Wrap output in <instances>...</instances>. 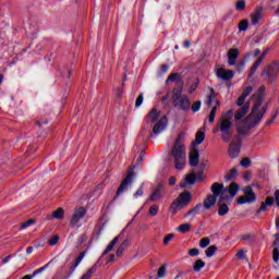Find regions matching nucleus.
I'll return each instance as SVG.
<instances>
[{"label": "nucleus", "instance_id": "nucleus-1", "mask_svg": "<svg viewBox=\"0 0 279 279\" xmlns=\"http://www.w3.org/2000/svg\"><path fill=\"white\" fill-rule=\"evenodd\" d=\"M217 132H220L223 143H230L232 134H234V128H232V112L228 111L219 119L216 128L213 130L214 134H217Z\"/></svg>", "mask_w": 279, "mask_h": 279}, {"label": "nucleus", "instance_id": "nucleus-2", "mask_svg": "<svg viewBox=\"0 0 279 279\" xmlns=\"http://www.w3.org/2000/svg\"><path fill=\"white\" fill-rule=\"evenodd\" d=\"M184 83L179 81L177 87L172 90V101L174 108H179V110H183V112H189V110H191V99H189V96L182 95Z\"/></svg>", "mask_w": 279, "mask_h": 279}, {"label": "nucleus", "instance_id": "nucleus-3", "mask_svg": "<svg viewBox=\"0 0 279 279\" xmlns=\"http://www.w3.org/2000/svg\"><path fill=\"white\" fill-rule=\"evenodd\" d=\"M182 136L175 141L174 146L172 147V156L174 159V167L178 170H182L186 167V147L180 141Z\"/></svg>", "mask_w": 279, "mask_h": 279}, {"label": "nucleus", "instance_id": "nucleus-4", "mask_svg": "<svg viewBox=\"0 0 279 279\" xmlns=\"http://www.w3.org/2000/svg\"><path fill=\"white\" fill-rule=\"evenodd\" d=\"M193 202V194L191 192H183L170 205V213L177 215L180 208H186Z\"/></svg>", "mask_w": 279, "mask_h": 279}, {"label": "nucleus", "instance_id": "nucleus-5", "mask_svg": "<svg viewBox=\"0 0 279 279\" xmlns=\"http://www.w3.org/2000/svg\"><path fill=\"white\" fill-rule=\"evenodd\" d=\"M207 106L211 108V111L208 116L209 123H215V117L217 116V109L220 108L221 102L217 99V94L215 89H210V94L207 98Z\"/></svg>", "mask_w": 279, "mask_h": 279}, {"label": "nucleus", "instance_id": "nucleus-6", "mask_svg": "<svg viewBox=\"0 0 279 279\" xmlns=\"http://www.w3.org/2000/svg\"><path fill=\"white\" fill-rule=\"evenodd\" d=\"M279 73V61H274L272 63L265 66L264 71L262 72V77L266 82H274Z\"/></svg>", "mask_w": 279, "mask_h": 279}, {"label": "nucleus", "instance_id": "nucleus-7", "mask_svg": "<svg viewBox=\"0 0 279 279\" xmlns=\"http://www.w3.org/2000/svg\"><path fill=\"white\" fill-rule=\"evenodd\" d=\"M256 125V122H252V116H248L242 122L236 124V133L240 138L243 136H250L252 128Z\"/></svg>", "mask_w": 279, "mask_h": 279}, {"label": "nucleus", "instance_id": "nucleus-8", "mask_svg": "<svg viewBox=\"0 0 279 279\" xmlns=\"http://www.w3.org/2000/svg\"><path fill=\"white\" fill-rule=\"evenodd\" d=\"M134 175H135V173H134V167H133V168L129 169L126 177L120 183V186L118 187V190L116 192L114 199H117V197H119L120 195H123V193H125V191H128V186H130V184H132V179L134 178Z\"/></svg>", "mask_w": 279, "mask_h": 279}, {"label": "nucleus", "instance_id": "nucleus-9", "mask_svg": "<svg viewBox=\"0 0 279 279\" xmlns=\"http://www.w3.org/2000/svg\"><path fill=\"white\" fill-rule=\"evenodd\" d=\"M86 217V209L84 207L74 208V213L70 220L71 228H81L80 221Z\"/></svg>", "mask_w": 279, "mask_h": 279}, {"label": "nucleus", "instance_id": "nucleus-10", "mask_svg": "<svg viewBox=\"0 0 279 279\" xmlns=\"http://www.w3.org/2000/svg\"><path fill=\"white\" fill-rule=\"evenodd\" d=\"M256 202V193L252 190V186L244 187V195L238 197V204H254Z\"/></svg>", "mask_w": 279, "mask_h": 279}, {"label": "nucleus", "instance_id": "nucleus-11", "mask_svg": "<svg viewBox=\"0 0 279 279\" xmlns=\"http://www.w3.org/2000/svg\"><path fill=\"white\" fill-rule=\"evenodd\" d=\"M267 88L265 87V85H262L257 92L254 94L255 97V105L253 107V111H252V117H254V114H256V110H258V108H260V106H263V101H265V90Z\"/></svg>", "mask_w": 279, "mask_h": 279}, {"label": "nucleus", "instance_id": "nucleus-12", "mask_svg": "<svg viewBox=\"0 0 279 279\" xmlns=\"http://www.w3.org/2000/svg\"><path fill=\"white\" fill-rule=\"evenodd\" d=\"M274 195H275V198L271 196H268L266 201L262 203L257 213H265L267 210V206H274V202H276L277 206L279 207V190H276Z\"/></svg>", "mask_w": 279, "mask_h": 279}, {"label": "nucleus", "instance_id": "nucleus-13", "mask_svg": "<svg viewBox=\"0 0 279 279\" xmlns=\"http://www.w3.org/2000/svg\"><path fill=\"white\" fill-rule=\"evenodd\" d=\"M210 191L214 197H220L221 202H226V190L223 189V184L216 182L211 185Z\"/></svg>", "mask_w": 279, "mask_h": 279}, {"label": "nucleus", "instance_id": "nucleus-14", "mask_svg": "<svg viewBox=\"0 0 279 279\" xmlns=\"http://www.w3.org/2000/svg\"><path fill=\"white\" fill-rule=\"evenodd\" d=\"M169 123V119L167 116H162L159 121H157L153 126V133L160 134V132H165L167 125Z\"/></svg>", "mask_w": 279, "mask_h": 279}, {"label": "nucleus", "instance_id": "nucleus-15", "mask_svg": "<svg viewBox=\"0 0 279 279\" xmlns=\"http://www.w3.org/2000/svg\"><path fill=\"white\" fill-rule=\"evenodd\" d=\"M216 75L219 80L223 82H230L232 77H234V72L232 70H226L223 68H218L216 71Z\"/></svg>", "mask_w": 279, "mask_h": 279}, {"label": "nucleus", "instance_id": "nucleus-16", "mask_svg": "<svg viewBox=\"0 0 279 279\" xmlns=\"http://www.w3.org/2000/svg\"><path fill=\"white\" fill-rule=\"evenodd\" d=\"M240 53H241V51L239 50V48H230L229 49V51L227 53L229 66H234V64H236V60H238Z\"/></svg>", "mask_w": 279, "mask_h": 279}, {"label": "nucleus", "instance_id": "nucleus-17", "mask_svg": "<svg viewBox=\"0 0 279 279\" xmlns=\"http://www.w3.org/2000/svg\"><path fill=\"white\" fill-rule=\"evenodd\" d=\"M264 16L263 7H256L255 11L251 14V23L252 25H258L260 23V19Z\"/></svg>", "mask_w": 279, "mask_h": 279}, {"label": "nucleus", "instance_id": "nucleus-18", "mask_svg": "<svg viewBox=\"0 0 279 279\" xmlns=\"http://www.w3.org/2000/svg\"><path fill=\"white\" fill-rule=\"evenodd\" d=\"M189 160L191 167H197V165H199V150H197V148L190 150Z\"/></svg>", "mask_w": 279, "mask_h": 279}, {"label": "nucleus", "instance_id": "nucleus-19", "mask_svg": "<svg viewBox=\"0 0 279 279\" xmlns=\"http://www.w3.org/2000/svg\"><path fill=\"white\" fill-rule=\"evenodd\" d=\"M265 58H267V51H264L258 59L254 62V64L251 68V71L248 73V77H252L254 75V73H256V71L258 70V66H260V64H263V60H265Z\"/></svg>", "mask_w": 279, "mask_h": 279}, {"label": "nucleus", "instance_id": "nucleus-20", "mask_svg": "<svg viewBox=\"0 0 279 279\" xmlns=\"http://www.w3.org/2000/svg\"><path fill=\"white\" fill-rule=\"evenodd\" d=\"M160 119V110L153 109L148 112V114L145 118L146 123H156Z\"/></svg>", "mask_w": 279, "mask_h": 279}, {"label": "nucleus", "instance_id": "nucleus-21", "mask_svg": "<svg viewBox=\"0 0 279 279\" xmlns=\"http://www.w3.org/2000/svg\"><path fill=\"white\" fill-rule=\"evenodd\" d=\"M165 194V185L159 184L150 196V202H158Z\"/></svg>", "mask_w": 279, "mask_h": 279}, {"label": "nucleus", "instance_id": "nucleus-22", "mask_svg": "<svg viewBox=\"0 0 279 279\" xmlns=\"http://www.w3.org/2000/svg\"><path fill=\"white\" fill-rule=\"evenodd\" d=\"M217 204V197H215L213 194L207 195V197L204 199L203 208L205 210H210L213 206Z\"/></svg>", "mask_w": 279, "mask_h": 279}, {"label": "nucleus", "instance_id": "nucleus-23", "mask_svg": "<svg viewBox=\"0 0 279 279\" xmlns=\"http://www.w3.org/2000/svg\"><path fill=\"white\" fill-rule=\"evenodd\" d=\"M195 180H197V177L193 173H190L186 175L184 181H181L180 186L181 189H186V186H191L195 184Z\"/></svg>", "mask_w": 279, "mask_h": 279}, {"label": "nucleus", "instance_id": "nucleus-24", "mask_svg": "<svg viewBox=\"0 0 279 279\" xmlns=\"http://www.w3.org/2000/svg\"><path fill=\"white\" fill-rule=\"evenodd\" d=\"M240 151L241 150L239 148V144H236L235 142H231V144L229 145L230 158H236V156H239Z\"/></svg>", "mask_w": 279, "mask_h": 279}, {"label": "nucleus", "instance_id": "nucleus-25", "mask_svg": "<svg viewBox=\"0 0 279 279\" xmlns=\"http://www.w3.org/2000/svg\"><path fill=\"white\" fill-rule=\"evenodd\" d=\"M250 112V104L244 105L236 113L235 121H241L243 117H245Z\"/></svg>", "mask_w": 279, "mask_h": 279}, {"label": "nucleus", "instance_id": "nucleus-26", "mask_svg": "<svg viewBox=\"0 0 279 279\" xmlns=\"http://www.w3.org/2000/svg\"><path fill=\"white\" fill-rule=\"evenodd\" d=\"M223 201L220 199V202L218 203V215L220 217H225V215H228V213H230V208L228 207V205H226V203H221Z\"/></svg>", "mask_w": 279, "mask_h": 279}, {"label": "nucleus", "instance_id": "nucleus-27", "mask_svg": "<svg viewBox=\"0 0 279 279\" xmlns=\"http://www.w3.org/2000/svg\"><path fill=\"white\" fill-rule=\"evenodd\" d=\"M119 243V236H116L107 246V248L104 251L102 255L106 256V254H110L114 250V245Z\"/></svg>", "mask_w": 279, "mask_h": 279}, {"label": "nucleus", "instance_id": "nucleus-28", "mask_svg": "<svg viewBox=\"0 0 279 279\" xmlns=\"http://www.w3.org/2000/svg\"><path fill=\"white\" fill-rule=\"evenodd\" d=\"M205 267H206V263L202 259H197V260L194 262L193 270L195 272L202 271V269H204Z\"/></svg>", "mask_w": 279, "mask_h": 279}, {"label": "nucleus", "instance_id": "nucleus-29", "mask_svg": "<svg viewBox=\"0 0 279 279\" xmlns=\"http://www.w3.org/2000/svg\"><path fill=\"white\" fill-rule=\"evenodd\" d=\"M239 171L235 168H232L229 172H227L225 179L227 182H231V180H234L238 175Z\"/></svg>", "mask_w": 279, "mask_h": 279}, {"label": "nucleus", "instance_id": "nucleus-30", "mask_svg": "<svg viewBox=\"0 0 279 279\" xmlns=\"http://www.w3.org/2000/svg\"><path fill=\"white\" fill-rule=\"evenodd\" d=\"M206 138V134L202 131L196 133L194 145H202Z\"/></svg>", "mask_w": 279, "mask_h": 279}, {"label": "nucleus", "instance_id": "nucleus-31", "mask_svg": "<svg viewBox=\"0 0 279 279\" xmlns=\"http://www.w3.org/2000/svg\"><path fill=\"white\" fill-rule=\"evenodd\" d=\"M95 271H97V265H96V264H95L93 267H90V268L88 269V271L85 272V274L81 277V279H90V278H93V274H95Z\"/></svg>", "mask_w": 279, "mask_h": 279}, {"label": "nucleus", "instance_id": "nucleus-32", "mask_svg": "<svg viewBox=\"0 0 279 279\" xmlns=\"http://www.w3.org/2000/svg\"><path fill=\"white\" fill-rule=\"evenodd\" d=\"M53 219H64V209L62 207H59L57 210L52 213Z\"/></svg>", "mask_w": 279, "mask_h": 279}, {"label": "nucleus", "instance_id": "nucleus-33", "mask_svg": "<svg viewBox=\"0 0 279 279\" xmlns=\"http://www.w3.org/2000/svg\"><path fill=\"white\" fill-rule=\"evenodd\" d=\"M229 193H230L231 197H234L239 193V184L232 182L229 185Z\"/></svg>", "mask_w": 279, "mask_h": 279}, {"label": "nucleus", "instance_id": "nucleus-34", "mask_svg": "<svg viewBox=\"0 0 279 279\" xmlns=\"http://www.w3.org/2000/svg\"><path fill=\"white\" fill-rule=\"evenodd\" d=\"M192 225L191 223H183L178 227V232L185 234V232H191Z\"/></svg>", "mask_w": 279, "mask_h": 279}, {"label": "nucleus", "instance_id": "nucleus-35", "mask_svg": "<svg viewBox=\"0 0 279 279\" xmlns=\"http://www.w3.org/2000/svg\"><path fill=\"white\" fill-rule=\"evenodd\" d=\"M205 254H206L207 258H213V255H214V254H217V246H215V245L209 246V247L205 251Z\"/></svg>", "mask_w": 279, "mask_h": 279}, {"label": "nucleus", "instance_id": "nucleus-36", "mask_svg": "<svg viewBox=\"0 0 279 279\" xmlns=\"http://www.w3.org/2000/svg\"><path fill=\"white\" fill-rule=\"evenodd\" d=\"M125 247H128V242L124 240L121 245L118 247L116 254L117 256H123V252H125Z\"/></svg>", "mask_w": 279, "mask_h": 279}, {"label": "nucleus", "instance_id": "nucleus-37", "mask_svg": "<svg viewBox=\"0 0 279 279\" xmlns=\"http://www.w3.org/2000/svg\"><path fill=\"white\" fill-rule=\"evenodd\" d=\"M84 256H86V251L81 252L77 258H75L73 269H75V267H77V265L84 260Z\"/></svg>", "mask_w": 279, "mask_h": 279}, {"label": "nucleus", "instance_id": "nucleus-38", "mask_svg": "<svg viewBox=\"0 0 279 279\" xmlns=\"http://www.w3.org/2000/svg\"><path fill=\"white\" fill-rule=\"evenodd\" d=\"M158 210H159L158 205H153V206H150V208L148 210V215L150 217H156L158 215Z\"/></svg>", "mask_w": 279, "mask_h": 279}, {"label": "nucleus", "instance_id": "nucleus-39", "mask_svg": "<svg viewBox=\"0 0 279 279\" xmlns=\"http://www.w3.org/2000/svg\"><path fill=\"white\" fill-rule=\"evenodd\" d=\"M250 25V22L247 20H242L240 23H239V29L240 32H245L247 29Z\"/></svg>", "mask_w": 279, "mask_h": 279}, {"label": "nucleus", "instance_id": "nucleus-40", "mask_svg": "<svg viewBox=\"0 0 279 279\" xmlns=\"http://www.w3.org/2000/svg\"><path fill=\"white\" fill-rule=\"evenodd\" d=\"M210 245V239L209 238H203L199 241V247H202L203 250L208 247Z\"/></svg>", "mask_w": 279, "mask_h": 279}, {"label": "nucleus", "instance_id": "nucleus-41", "mask_svg": "<svg viewBox=\"0 0 279 279\" xmlns=\"http://www.w3.org/2000/svg\"><path fill=\"white\" fill-rule=\"evenodd\" d=\"M202 108V101H195L192 106H190V109H192L193 112H199Z\"/></svg>", "mask_w": 279, "mask_h": 279}, {"label": "nucleus", "instance_id": "nucleus-42", "mask_svg": "<svg viewBox=\"0 0 279 279\" xmlns=\"http://www.w3.org/2000/svg\"><path fill=\"white\" fill-rule=\"evenodd\" d=\"M158 278H165L167 276V266L162 265L157 272Z\"/></svg>", "mask_w": 279, "mask_h": 279}, {"label": "nucleus", "instance_id": "nucleus-43", "mask_svg": "<svg viewBox=\"0 0 279 279\" xmlns=\"http://www.w3.org/2000/svg\"><path fill=\"white\" fill-rule=\"evenodd\" d=\"M235 10L238 12H243L245 10V2L243 0H240L235 3Z\"/></svg>", "mask_w": 279, "mask_h": 279}, {"label": "nucleus", "instance_id": "nucleus-44", "mask_svg": "<svg viewBox=\"0 0 279 279\" xmlns=\"http://www.w3.org/2000/svg\"><path fill=\"white\" fill-rule=\"evenodd\" d=\"M34 223H36V220L34 219H28L27 221L23 222L21 225V229L25 230V228H29V226H34Z\"/></svg>", "mask_w": 279, "mask_h": 279}, {"label": "nucleus", "instance_id": "nucleus-45", "mask_svg": "<svg viewBox=\"0 0 279 279\" xmlns=\"http://www.w3.org/2000/svg\"><path fill=\"white\" fill-rule=\"evenodd\" d=\"M174 236L175 235L173 233L166 235L163 238V245H169V243H171V241L174 239Z\"/></svg>", "mask_w": 279, "mask_h": 279}, {"label": "nucleus", "instance_id": "nucleus-46", "mask_svg": "<svg viewBox=\"0 0 279 279\" xmlns=\"http://www.w3.org/2000/svg\"><path fill=\"white\" fill-rule=\"evenodd\" d=\"M144 190H145V183H142L140 189L134 193V197L143 196Z\"/></svg>", "mask_w": 279, "mask_h": 279}, {"label": "nucleus", "instance_id": "nucleus-47", "mask_svg": "<svg viewBox=\"0 0 279 279\" xmlns=\"http://www.w3.org/2000/svg\"><path fill=\"white\" fill-rule=\"evenodd\" d=\"M252 90H254V88L252 86L246 87L242 93V97H245L247 99V97H250V95H252Z\"/></svg>", "mask_w": 279, "mask_h": 279}, {"label": "nucleus", "instance_id": "nucleus-48", "mask_svg": "<svg viewBox=\"0 0 279 279\" xmlns=\"http://www.w3.org/2000/svg\"><path fill=\"white\" fill-rule=\"evenodd\" d=\"M180 77V74H178V73H172V74H170L169 76H168V78H167V84H169V82H175V80H178Z\"/></svg>", "mask_w": 279, "mask_h": 279}, {"label": "nucleus", "instance_id": "nucleus-49", "mask_svg": "<svg viewBox=\"0 0 279 279\" xmlns=\"http://www.w3.org/2000/svg\"><path fill=\"white\" fill-rule=\"evenodd\" d=\"M49 267V263L46 264L45 266H43L41 268L35 270L33 272V278H36V276H38V274H43V271H45V269H47Z\"/></svg>", "mask_w": 279, "mask_h": 279}, {"label": "nucleus", "instance_id": "nucleus-50", "mask_svg": "<svg viewBox=\"0 0 279 279\" xmlns=\"http://www.w3.org/2000/svg\"><path fill=\"white\" fill-rule=\"evenodd\" d=\"M272 260H274L275 263H278V260H279V250H278V247H275V248L272 250Z\"/></svg>", "mask_w": 279, "mask_h": 279}, {"label": "nucleus", "instance_id": "nucleus-51", "mask_svg": "<svg viewBox=\"0 0 279 279\" xmlns=\"http://www.w3.org/2000/svg\"><path fill=\"white\" fill-rule=\"evenodd\" d=\"M202 210V204H197L194 208H192L187 215H195V213H199Z\"/></svg>", "mask_w": 279, "mask_h": 279}, {"label": "nucleus", "instance_id": "nucleus-52", "mask_svg": "<svg viewBox=\"0 0 279 279\" xmlns=\"http://www.w3.org/2000/svg\"><path fill=\"white\" fill-rule=\"evenodd\" d=\"M143 106V94H140L135 101V108H141Z\"/></svg>", "mask_w": 279, "mask_h": 279}, {"label": "nucleus", "instance_id": "nucleus-53", "mask_svg": "<svg viewBox=\"0 0 279 279\" xmlns=\"http://www.w3.org/2000/svg\"><path fill=\"white\" fill-rule=\"evenodd\" d=\"M240 165L247 169V167H250V165H252V161L250 160V158H244L241 160Z\"/></svg>", "mask_w": 279, "mask_h": 279}, {"label": "nucleus", "instance_id": "nucleus-54", "mask_svg": "<svg viewBox=\"0 0 279 279\" xmlns=\"http://www.w3.org/2000/svg\"><path fill=\"white\" fill-rule=\"evenodd\" d=\"M265 112H267V105L262 108V110L257 113V119L260 121L263 117L265 116Z\"/></svg>", "mask_w": 279, "mask_h": 279}, {"label": "nucleus", "instance_id": "nucleus-55", "mask_svg": "<svg viewBox=\"0 0 279 279\" xmlns=\"http://www.w3.org/2000/svg\"><path fill=\"white\" fill-rule=\"evenodd\" d=\"M58 241H60V236L54 235L51 240L48 241V245H58Z\"/></svg>", "mask_w": 279, "mask_h": 279}, {"label": "nucleus", "instance_id": "nucleus-56", "mask_svg": "<svg viewBox=\"0 0 279 279\" xmlns=\"http://www.w3.org/2000/svg\"><path fill=\"white\" fill-rule=\"evenodd\" d=\"M189 256H199V250L198 248H191L189 251Z\"/></svg>", "mask_w": 279, "mask_h": 279}, {"label": "nucleus", "instance_id": "nucleus-57", "mask_svg": "<svg viewBox=\"0 0 279 279\" xmlns=\"http://www.w3.org/2000/svg\"><path fill=\"white\" fill-rule=\"evenodd\" d=\"M235 256L243 260V258H245V251L239 250Z\"/></svg>", "mask_w": 279, "mask_h": 279}, {"label": "nucleus", "instance_id": "nucleus-58", "mask_svg": "<svg viewBox=\"0 0 279 279\" xmlns=\"http://www.w3.org/2000/svg\"><path fill=\"white\" fill-rule=\"evenodd\" d=\"M178 182V179L175 177H170L169 178V181H168V184L170 186H175V183Z\"/></svg>", "mask_w": 279, "mask_h": 279}, {"label": "nucleus", "instance_id": "nucleus-59", "mask_svg": "<svg viewBox=\"0 0 279 279\" xmlns=\"http://www.w3.org/2000/svg\"><path fill=\"white\" fill-rule=\"evenodd\" d=\"M245 99L246 98L241 94V96L238 98L236 106H243V104H245Z\"/></svg>", "mask_w": 279, "mask_h": 279}, {"label": "nucleus", "instance_id": "nucleus-60", "mask_svg": "<svg viewBox=\"0 0 279 279\" xmlns=\"http://www.w3.org/2000/svg\"><path fill=\"white\" fill-rule=\"evenodd\" d=\"M272 245L275 247H279V233L275 234V241H274Z\"/></svg>", "mask_w": 279, "mask_h": 279}, {"label": "nucleus", "instance_id": "nucleus-61", "mask_svg": "<svg viewBox=\"0 0 279 279\" xmlns=\"http://www.w3.org/2000/svg\"><path fill=\"white\" fill-rule=\"evenodd\" d=\"M86 239H88V236L86 235V233L82 234V235L80 236V239H78L80 244L85 243Z\"/></svg>", "mask_w": 279, "mask_h": 279}, {"label": "nucleus", "instance_id": "nucleus-62", "mask_svg": "<svg viewBox=\"0 0 279 279\" xmlns=\"http://www.w3.org/2000/svg\"><path fill=\"white\" fill-rule=\"evenodd\" d=\"M160 71H161V73H167V71H169V65L162 64V65L160 66Z\"/></svg>", "mask_w": 279, "mask_h": 279}, {"label": "nucleus", "instance_id": "nucleus-63", "mask_svg": "<svg viewBox=\"0 0 279 279\" xmlns=\"http://www.w3.org/2000/svg\"><path fill=\"white\" fill-rule=\"evenodd\" d=\"M196 88H197V85H192V86H190L189 93H190V94L195 93Z\"/></svg>", "mask_w": 279, "mask_h": 279}, {"label": "nucleus", "instance_id": "nucleus-64", "mask_svg": "<svg viewBox=\"0 0 279 279\" xmlns=\"http://www.w3.org/2000/svg\"><path fill=\"white\" fill-rule=\"evenodd\" d=\"M22 279H34L33 275H25Z\"/></svg>", "mask_w": 279, "mask_h": 279}]
</instances>
